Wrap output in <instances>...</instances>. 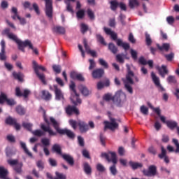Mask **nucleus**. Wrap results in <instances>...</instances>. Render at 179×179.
I'll return each mask as SVG.
<instances>
[{
    "label": "nucleus",
    "mask_w": 179,
    "mask_h": 179,
    "mask_svg": "<svg viewBox=\"0 0 179 179\" xmlns=\"http://www.w3.org/2000/svg\"><path fill=\"white\" fill-rule=\"evenodd\" d=\"M157 69H158L159 75H161L162 78H164V75L167 73V67H166L164 65H162V67H157Z\"/></svg>",
    "instance_id": "nucleus-31"
},
{
    "label": "nucleus",
    "mask_w": 179,
    "mask_h": 179,
    "mask_svg": "<svg viewBox=\"0 0 179 179\" xmlns=\"http://www.w3.org/2000/svg\"><path fill=\"white\" fill-rule=\"evenodd\" d=\"M5 101H6L8 106H15V104H16V101L15 100L13 99H8L6 94L3 92H1L0 95V104H3V103H5Z\"/></svg>",
    "instance_id": "nucleus-15"
},
{
    "label": "nucleus",
    "mask_w": 179,
    "mask_h": 179,
    "mask_svg": "<svg viewBox=\"0 0 179 179\" xmlns=\"http://www.w3.org/2000/svg\"><path fill=\"white\" fill-rule=\"evenodd\" d=\"M129 166L133 169V170H136V169H139L142 167V164L138 163V162H134L132 161H130L129 162Z\"/></svg>",
    "instance_id": "nucleus-34"
},
{
    "label": "nucleus",
    "mask_w": 179,
    "mask_h": 179,
    "mask_svg": "<svg viewBox=\"0 0 179 179\" xmlns=\"http://www.w3.org/2000/svg\"><path fill=\"white\" fill-rule=\"evenodd\" d=\"M116 59L117 62H120V64H124V55H117L116 56Z\"/></svg>",
    "instance_id": "nucleus-59"
},
{
    "label": "nucleus",
    "mask_w": 179,
    "mask_h": 179,
    "mask_svg": "<svg viewBox=\"0 0 179 179\" xmlns=\"http://www.w3.org/2000/svg\"><path fill=\"white\" fill-rule=\"evenodd\" d=\"M166 125L170 129H174L178 127V123L174 120H166Z\"/></svg>",
    "instance_id": "nucleus-30"
},
{
    "label": "nucleus",
    "mask_w": 179,
    "mask_h": 179,
    "mask_svg": "<svg viewBox=\"0 0 179 179\" xmlns=\"http://www.w3.org/2000/svg\"><path fill=\"white\" fill-rule=\"evenodd\" d=\"M9 174L8 169H5L3 166H0V178L1 179H9L6 176Z\"/></svg>",
    "instance_id": "nucleus-25"
},
{
    "label": "nucleus",
    "mask_w": 179,
    "mask_h": 179,
    "mask_svg": "<svg viewBox=\"0 0 179 179\" xmlns=\"http://www.w3.org/2000/svg\"><path fill=\"white\" fill-rule=\"evenodd\" d=\"M167 82L168 83H176L177 80H176V77L174 76H169L167 78Z\"/></svg>",
    "instance_id": "nucleus-49"
},
{
    "label": "nucleus",
    "mask_w": 179,
    "mask_h": 179,
    "mask_svg": "<svg viewBox=\"0 0 179 179\" xmlns=\"http://www.w3.org/2000/svg\"><path fill=\"white\" fill-rule=\"evenodd\" d=\"M79 90H80V92H81L82 94H83V96L89 95V90H87V88H86V87H85L83 85H80Z\"/></svg>",
    "instance_id": "nucleus-39"
},
{
    "label": "nucleus",
    "mask_w": 179,
    "mask_h": 179,
    "mask_svg": "<svg viewBox=\"0 0 179 179\" xmlns=\"http://www.w3.org/2000/svg\"><path fill=\"white\" fill-rule=\"evenodd\" d=\"M96 38H97L98 41H99V43H101V44H103V45H107V43L104 41V38H103V36H101V35L97 34Z\"/></svg>",
    "instance_id": "nucleus-46"
},
{
    "label": "nucleus",
    "mask_w": 179,
    "mask_h": 179,
    "mask_svg": "<svg viewBox=\"0 0 179 179\" xmlns=\"http://www.w3.org/2000/svg\"><path fill=\"white\" fill-rule=\"evenodd\" d=\"M20 146H21L22 149H23L24 153H26V155L29 156V157H33V155L31 154V152H30V151H29V149H27L26 143L20 141Z\"/></svg>",
    "instance_id": "nucleus-29"
},
{
    "label": "nucleus",
    "mask_w": 179,
    "mask_h": 179,
    "mask_svg": "<svg viewBox=\"0 0 179 179\" xmlns=\"http://www.w3.org/2000/svg\"><path fill=\"white\" fill-rule=\"evenodd\" d=\"M71 1H72V2H75V0H66L65 3L66 4V9L68 12L73 13V10L72 9V6H71Z\"/></svg>",
    "instance_id": "nucleus-38"
},
{
    "label": "nucleus",
    "mask_w": 179,
    "mask_h": 179,
    "mask_svg": "<svg viewBox=\"0 0 179 179\" xmlns=\"http://www.w3.org/2000/svg\"><path fill=\"white\" fill-rule=\"evenodd\" d=\"M145 41L147 45H150L152 44V38H150V35L148 33H145Z\"/></svg>",
    "instance_id": "nucleus-54"
},
{
    "label": "nucleus",
    "mask_w": 179,
    "mask_h": 179,
    "mask_svg": "<svg viewBox=\"0 0 179 179\" xmlns=\"http://www.w3.org/2000/svg\"><path fill=\"white\" fill-rule=\"evenodd\" d=\"M157 47L159 51H166V52L170 50V43H163L162 46L160 45L157 44Z\"/></svg>",
    "instance_id": "nucleus-27"
},
{
    "label": "nucleus",
    "mask_w": 179,
    "mask_h": 179,
    "mask_svg": "<svg viewBox=\"0 0 179 179\" xmlns=\"http://www.w3.org/2000/svg\"><path fill=\"white\" fill-rule=\"evenodd\" d=\"M87 14L88 17L91 20H94V12H93V10H92V9L88 8L87 10Z\"/></svg>",
    "instance_id": "nucleus-41"
},
{
    "label": "nucleus",
    "mask_w": 179,
    "mask_h": 179,
    "mask_svg": "<svg viewBox=\"0 0 179 179\" xmlns=\"http://www.w3.org/2000/svg\"><path fill=\"white\" fill-rule=\"evenodd\" d=\"M134 78V73L131 71H128V74L126 76V79L123 80L124 83V87L129 93L132 94L134 92L132 90V85H134V80L132 78Z\"/></svg>",
    "instance_id": "nucleus-8"
},
{
    "label": "nucleus",
    "mask_w": 179,
    "mask_h": 179,
    "mask_svg": "<svg viewBox=\"0 0 179 179\" xmlns=\"http://www.w3.org/2000/svg\"><path fill=\"white\" fill-rule=\"evenodd\" d=\"M69 87L70 90H72L73 92L70 97L71 103H73L74 106H78V104H80L82 103V100L79 99V94L76 93V90L75 89V87H76V85H75V83H73V81L71 82Z\"/></svg>",
    "instance_id": "nucleus-7"
},
{
    "label": "nucleus",
    "mask_w": 179,
    "mask_h": 179,
    "mask_svg": "<svg viewBox=\"0 0 179 179\" xmlns=\"http://www.w3.org/2000/svg\"><path fill=\"white\" fill-rule=\"evenodd\" d=\"M13 76H14L15 79H17L20 82H22L23 80V74L22 73H13Z\"/></svg>",
    "instance_id": "nucleus-40"
},
{
    "label": "nucleus",
    "mask_w": 179,
    "mask_h": 179,
    "mask_svg": "<svg viewBox=\"0 0 179 179\" xmlns=\"http://www.w3.org/2000/svg\"><path fill=\"white\" fill-rule=\"evenodd\" d=\"M175 19L174 17L173 16H169L166 17V22L168 23V24H170L171 26H173V24H174V22H175Z\"/></svg>",
    "instance_id": "nucleus-47"
},
{
    "label": "nucleus",
    "mask_w": 179,
    "mask_h": 179,
    "mask_svg": "<svg viewBox=\"0 0 179 179\" xmlns=\"http://www.w3.org/2000/svg\"><path fill=\"white\" fill-rule=\"evenodd\" d=\"M78 125H79L80 132H87V131H89V125L85 123V122L79 121Z\"/></svg>",
    "instance_id": "nucleus-24"
},
{
    "label": "nucleus",
    "mask_w": 179,
    "mask_h": 179,
    "mask_svg": "<svg viewBox=\"0 0 179 179\" xmlns=\"http://www.w3.org/2000/svg\"><path fill=\"white\" fill-rule=\"evenodd\" d=\"M36 166L39 170H43L44 169V162L41 160L36 162Z\"/></svg>",
    "instance_id": "nucleus-61"
},
{
    "label": "nucleus",
    "mask_w": 179,
    "mask_h": 179,
    "mask_svg": "<svg viewBox=\"0 0 179 179\" xmlns=\"http://www.w3.org/2000/svg\"><path fill=\"white\" fill-rule=\"evenodd\" d=\"M31 132L35 136H43L44 135V132L41 130H35Z\"/></svg>",
    "instance_id": "nucleus-53"
},
{
    "label": "nucleus",
    "mask_w": 179,
    "mask_h": 179,
    "mask_svg": "<svg viewBox=\"0 0 179 179\" xmlns=\"http://www.w3.org/2000/svg\"><path fill=\"white\" fill-rule=\"evenodd\" d=\"M155 110V113H156V114H157L158 117H159L162 122H164V124H167V120H166V117L162 115V110H160L159 108H157Z\"/></svg>",
    "instance_id": "nucleus-28"
},
{
    "label": "nucleus",
    "mask_w": 179,
    "mask_h": 179,
    "mask_svg": "<svg viewBox=\"0 0 179 179\" xmlns=\"http://www.w3.org/2000/svg\"><path fill=\"white\" fill-rule=\"evenodd\" d=\"M140 110L141 113H142V114H143L144 115H148V114H149V109L145 106H141L140 108Z\"/></svg>",
    "instance_id": "nucleus-42"
},
{
    "label": "nucleus",
    "mask_w": 179,
    "mask_h": 179,
    "mask_svg": "<svg viewBox=\"0 0 179 179\" xmlns=\"http://www.w3.org/2000/svg\"><path fill=\"white\" fill-rule=\"evenodd\" d=\"M108 115L110 122H104L105 129H107V128L110 129V131H115V129H118V124L117 123V120L111 117V113L108 112Z\"/></svg>",
    "instance_id": "nucleus-10"
},
{
    "label": "nucleus",
    "mask_w": 179,
    "mask_h": 179,
    "mask_svg": "<svg viewBox=\"0 0 179 179\" xmlns=\"http://www.w3.org/2000/svg\"><path fill=\"white\" fill-rule=\"evenodd\" d=\"M45 12L48 17H52V0H45Z\"/></svg>",
    "instance_id": "nucleus-14"
},
{
    "label": "nucleus",
    "mask_w": 179,
    "mask_h": 179,
    "mask_svg": "<svg viewBox=\"0 0 179 179\" xmlns=\"http://www.w3.org/2000/svg\"><path fill=\"white\" fill-rule=\"evenodd\" d=\"M8 37L10 40L16 42L18 45L19 50H21V51H24V47H29V48L32 50L33 52H34L36 55H38V50H37V48L33 47V44H31V42L30 41L26 40L23 42L19 40V38H17V36L12 33L8 34Z\"/></svg>",
    "instance_id": "nucleus-1"
},
{
    "label": "nucleus",
    "mask_w": 179,
    "mask_h": 179,
    "mask_svg": "<svg viewBox=\"0 0 179 179\" xmlns=\"http://www.w3.org/2000/svg\"><path fill=\"white\" fill-rule=\"evenodd\" d=\"M110 86V80H106L104 81H100L97 83V89L99 90H101V89H103V87H108Z\"/></svg>",
    "instance_id": "nucleus-26"
},
{
    "label": "nucleus",
    "mask_w": 179,
    "mask_h": 179,
    "mask_svg": "<svg viewBox=\"0 0 179 179\" xmlns=\"http://www.w3.org/2000/svg\"><path fill=\"white\" fill-rule=\"evenodd\" d=\"M33 66H34V71L36 73V74L37 75L38 78H39L40 80H41V82L45 85V76H44L43 73H40V72L38 71L39 69H41V71H45V67L41 66V65H38L37 64V62L36 61L33 62Z\"/></svg>",
    "instance_id": "nucleus-11"
},
{
    "label": "nucleus",
    "mask_w": 179,
    "mask_h": 179,
    "mask_svg": "<svg viewBox=\"0 0 179 179\" xmlns=\"http://www.w3.org/2000/svg\"><path fill=\"white\" fill-rule=\"evenodd\" d=\"M83 170L86 174H92V166H90L87 162L84 163Z\"/></svg>",
    "instance_id": "nucleus-32"
},
{
    "label": "nucleus",
    "mask_w": 179,
    "mask_h": 179,
    "mask_svg": "<svg viewBox=\"0 0 179 179\" xmlns=\"http://www.w3.org/2000/svg\"><path fill=\"white\" fill-rule=\"evenodd\" d=\"M101 157H104L108 162L113 164V165L109 168V170L113 176H117V171L115 166V164H117V154L114 152H109L108 153L102 152Z\"/></svg>",
    "instance_id": "nucleus-2"
},
{
    "label": "nucleus",
    "mask_w": 179,
    "mask_h": 179,
    "mask_svg": "<svg viewBox=\"0 0 179 179\" xmlns=\"http://www.w3.org/2000/svg\"><path fill=\"white\" fill-rule=\"evenodd\" d=\"M141 3L143 5V9L145 13H148V8L146 7V4L149 3V0H142Z\"/></svg>",
    "instance_id": "nucleus-52"
},
{
    "label": "nucleus",
    "mask_w": 179,
    "mask_h": 179,
    "mask_svg": "<svg viewBox=\"0 0 179 179\" xmlns=\"http://www.w3.org/2000/svg\"><path fill=\"white\" fill-rule=\"evenodd\" d=\"M41 143L43 145L45 146V148H46V146H50V139H48L47 138H42Z\"/></svg>",
    "instance_id": "nucleus-50"
},
{
    "label": "nucleus",
    "mask_w": 179,
    "mask_h": 179,
    "mask_svg": "<svg viewBox=\"0 0 179 179\" xmlns=\"http://www.w3.org/2000/svg\"><path fill=\"white\" fill-rule=\"evenodd\" d=\"M52 68L56 73H61V66L54 65Z\"/></svg>",
    "instance_id": "nucleus-63"
},
{
    "label": "nucleus",
    "mask_w": 179,
    "mask_h": 179,
    "mask_svg": "<svg viewBox=\"0 0 179 179\" xmlns=\"http://www.w3.org/2000/svg\"><path fill=\"white\" fill-rule=\"evenodd\" d=\"M104 75V70L102 69H98L92 72V76L94 79H99Z\"/></svg>",
    "instance_id": "nucleus-22"
},
{
    "label": "nucleus",
    "mask_w": 179,
    "mask_h": 179,
    "mask_svg": "<svg viewBox=\"0 0 179 179\" xmlns=\"http://www.w3.org/2000/svg\"><path fill=\"white\" fill-rule=\"evenodd\" d=\"M40 111L43 112L44 121L45 122H46V124H48V126H45V124H41V129H43V131H44L45 132H48L50 136H54L57 135V133L54 132V131L51 129V127H50V122H48V120H47V117H45V110H44L43 108H41Z\"/></svg>",
    "instance_id": "nucleus-9"
},
{
    "label": "nucleus",
    "mask_w": 179,
    "mask_h": 179,
    "mask_svg": "<svg viewBox=\"0 0 179 179\" xmlns=\"http://www.w3.org/2000/svg\"><path fill=\"white\" fill-rule=\"evenodd\" d=\"M16 111L18 114H20V115H23V114H24V113H26V110H24V108H23V107L19 106L16 108Z\"/></svg>",
    "instance_id": "nucleus-45"
},
{
    "label": "nucleus",
    "mask_w": 179,
    "mask_h": 179,
    "mask_svg": "<svg viewBox=\"0 0 179 179\" xmlns=\"http://www.w3.org/2000/svg\"><path fill=\"white\" fill-rule=\"evenodd\" d=\"M78 19H83L85 16V10H80L76 13Z\"/></svg>",
    "instance_id": "nucleus-56"
},
{
    "label": "nucleus",
    "mask_w": 179,
    "mask_h": 179,
    "mask_svg": "<svg viewBox=\"0 0 179 179\" xmlns=\"http://www.w3.org/2000/svg\"><path fill=\"white\" fill-rule=\"evenodd\" d=\"M99 62L101 66H103L104 68H108V64H107V62H106V60L103 59H99Z\"/></svg>",
    "instance_id": "nucleus-57"
},
{
    "label": "nucleus",
    "mask_w": 179,
    "mask_h": 179,
    "mask_svg": "<svg viewBox=\"0 0 179 179\" xmlns=\"http://www.w3.org/2000/svg\"><path fill=\"white\" fill-rule=\"evenodd\" d=\"M69 124L74 129H76V127L78 125V122L73 120H69Z\"/></svg>",
    "instance_id": "nucleus-64"
},
{
    "label": "nucleus",
    "mask_w": 179,
    "mask_h": 179,
    "mask_svg": "<svg viewBox=\"0 0 179 179\" xmlns=\"http://www.w3.org/2000/svg\"><path fill=\"white\" fill-rule=\"evenodd\" d=\"M52 152H55V153H57V155H61V156L63 157V159L64 160H66V162H67V163H69V164H70L71 166H73V157H72V156H71L70 155L68 154H63L61 152V146H59V145L58 144H55L52 146Z\"/></svg>",
    "instance_id": "nucleus-6"
},
{
    "label": "nucleus",
    "mask_w": 179,
    "mask_h": 179,
    "mask_svg": "<svg viewBox=\"0 0 179 179\" xmlns=\"http://www.w3.org/2000/svg\"><path fill=\"white\" fill-rule=\"evenodd\" d=\"M173 142L174 145L176 146V150H175V152L179 153V143H178V140L173 138Z\"/></svg>",
    "instance_id": "nucleus-62"
},
{
    "label": "nucleus",
    "mask_w": 179,
    "mask_h": 179,
    "mask_svg": "<svg viewBox=\"0 0 179 179\" xmlns=\"http://www.w3.org/2000/svg\"><path fill=\"white\" fill-rule=\"evenodd\" d=\"M87 29H89V27H87V25H86V24L82 23V24H80V31H81V33H83V34L86 33V31H87Z\"/></svg>",
    "instance_id": "nucleus-55"
},
{
    "label": "nucleus",
    "mask_w": 179,
    "mask_h": 179,
    "mask_svg": "<svg viewBox=\"0 0 179 179\" xmlns=\"http://www.w3.org/2000/svg\"><path fill=\"white\" fill-rule=\"evenodd\" d=\"M108 49L111 52H113V54H117V52H118V48H116L115 45L113 43H109Z\"/></svg>",
    "instance_id": "nucleus-37"
},
{
    "label": "nucleus",
    "mask_w": 179,
    "mask_h": 179,
    "mask_svg": "<svg viewBox=\"0 0 179 179\" xmlns=\"http://www.w3.org/2000/svg\"><path fill=\"white\" fill-rule=\"evenodd\" d=\"M111 99L114 102L116 101L117 103H121V101H124V100L127 99V95H125V93L122 91H119L116 92L113 97L111 96V94H106L103 96V100H105V101H109Z\"/></svg>",
    "instance_id": "nucleus-5"
},
{
    "label": "nucleus",
    "mask_w": 179,
    "mask_h": 179,
    "mask_svg": "<svg viewBox=\"0 0 179 179\" xmlns=\"http://www.w3.org/2000/svg\"><path fill=\"white\" fill-rule=\"evenodd\" d=\"M15 94H16V96H17V97H20V96H23L24 97L26 98V97H27V96H29V94H30V90H24V93H22V92H20V88L17 87L15 89Z\"/></svg>",
    "instance_id": "nucleus-21"
},
{
    "label": "nucleus",
    "mask_w": 179,
    "mask_h": 179,
    "mask_svg": "<svg viewBox=\"0 0 179 179\" xmlns=\"http://www.w3.org/2000/svg\"><path fill=\"white\" fill-rule=\"evenodd\" d=\"M55 174L57 178L55 179H66V176H65L64 173L56 171Z\"/></svg>",
    "instance_id": "nucleus-48"
},
{
    "label": "nucleus",
    "mask_w": 179,
    "mask_h": 179,
    "mask_svg": "<svg viewBox=\"0 0 179 179\" xmlns=\"http://www.w3.org/2000/svg\"><path fill=\"white\" fill-rule=\"evenodd\" d=\"M12 12H13V13H14V15L12 16V18L14 20H16V17H17V16H19L17 15V8H16L15 7H13L12 8Z\"/></svg>",
    "instance_id": "nucleus-60"
},
{
    "label": "nucleus",
    "mask_w": 179,
    "mask_h": 179,
    "mask_svg": "<svg viewBox=\"0 0 179 179\" xmlns=\"http://www.w3.org/2000/svg\"><path fill=\"white\" fill-rule=\"evenodd\" d=\"M0 44L1 47V52H0V59L1 61H5V59H6V55H5V47H6L5 41L1 40Z\"/></svg>",
    "instance_id": "nucleus-20"
},
{
    "label": "nucleus",
    "mask_w": 179,
    "mask_h": 179,
    "mask_svg": "<svg viewBox=\"0 0 179 179\" xmlns=\"http://www.w3.org/2000/svg\"><path fill=\"white\" fill-rule=\"evenodd\" d=\"M42 99L44 100H50L51 99V94L48 92V91L43 90L42 91Z\"/></svg>",
    "instance_id": "nucleus-36"
},
{
    "label": "nucleus",
    "mask_w": 179,
    "mask_h": 179,
    "mask_svg": "<svg viewBox=\"0 0 179 179\" xmlns=\"http://www.w3.org/2000/svg\"><path fill=\"white\" fill-rule=\"evenodd\" d=\"M157 172V168L155 165H151L148 167V169L143 170V173L145 177H155Z\"/></svg>",
    "instance_id": "nucleus-12"
},
{
    "label": "nucleus",
    "mask_w": 179,
    "mask_h": 179,
    "mask_svg": "<svg viewBox=\"0 0 179 179\" xmlns=\"http://www.w3.org/2000/svg\"><path fill=\"white\" fill-rule=\"evenodd\" d=\"M83 44H84V47L85 48L86 52L92 55V57H96V51L90 50V48L87 45V41H86V39H84Z\"/></svg>",
    "instance_id": "nucleus-23"
},
{
    "label": "nucleus",
    "mask_w": 179,
    "mask_h": 179,
    "mask_svg": "<svg viewBox=\"0 0 179 179\" xmlns=\"http://www.w3.org/2000/svg\"><path fill=\"white\" fill-rule=\"evenodd\" d=\"M50 120L52 127L56 129L58 134H60V135H67V136L71 138V139H73V138H75V134L73 133L72 131L68 129H59V122L55 120L54 117H50Z\"/></svg>",
    "instance_id": "nucleus-3"
},
{
    "label": "nucleus",
    "mask_w": 179,
    "mask_h": 179,
    "mask_svg": "<svg viewBox=\"0 0 179 179\" xmlns=\"http://www.w3.org/2000/svg\"><path fill=\"white\" fill-rule=\"evenodd\" d=\"M6 123L9 125H13L14 124H16V120L12 117H8L6 120Z\"/></svg>",
    "instance_id": "nucleus-51"
},
{
    "label": "nucleus",
    "mask_w": 179,
    "mask_h": 179,
    "mask_svg": "<svg viewBox=\"0 0 179 179\" xmlns=\"http://www.w3.org/2000/svg\"><path fill=\"white\" fill-rule=\"evenodd\" d=\"M129 6L131 9H134V8L139 6V1L138 0H129Z\"/></svg>",
    "instance_id": "nucleus-35"
},
{
    "label": "nucleus",
    "mask_w": 179,
    "mask_h": 179,
    "mask_svg": "<svg viewBox=\"0 0 179 179\" xmlns=\"http://www.w3.org/2000/svg\"><path fill=\"white\" fill-rule=\"evenodd\" d=\"M7 162L8 163V164H10V166H15L14 170L17 173L22 172V166H23V164L22 163H19V161L17 159H8Z\"/></svg>",
    "instance_id": "nucleus-13"
},
{
    "label": "nucleus",
    "mask_w": 179,
    "mask_h": 179,
    "mask_svg": "<svg viewBox=\"0 0 179 179\" xmlns=\"http://www.w3.org/2000/svg\"><path fill=\"white\" fill-rule=\"evenodd\" d=\"M151 77L153 83H155V86L158 87L159 90L160 92H164V88L162 86V85H160V79L159 77H157L154 72L151 73Z\"/></svg>",
    "instance_id": "nucleus-16"
},
{
    "label": "nucleus",
    "mask_w": 179,
    "mask_h": 179,
    "mask_svg": "<svg viewBox=\"0 0 179 179\" xmlns=\"http://www.w3.org/2000/svg\"><path fill=\"white\" fill-rule=\"evenodd\" d=\"M96 170L99 171V173H104V171H106V167H104L101 164H97Z\"/></svg>",
    "instance_id": "nucleus-44"
},
{
    "label": "nucleus",
    "mask_w": 179,
    "mask_h": 179,
    "mask_svg": "<svg viewBox=\"0 0 179 179\" xmlns=\"http://www.w3.org/2000/svg\"><path fill=\"white\" fill-rule=\"evenodd\" d=\"M56 100H64V94L61 90L58 89V86L54 85Z\"/></svg>",
    "instance_id": "nucleus-18"
},
{
    "label": "nucleus",
    "mask_w": 179,
    "mask_h": 179,
    "mask_svg": "<svg viewBox=\"0 0 179 179\" xmlns=\"http://www.w3.org/2000/svg\"><path fill=\"white\" fill-rule=\"evenodd\" d=\"M110 3L112 10H115V9H117L118 6L120 5V3H118V2H117L116 1H111Z\"/></svg>",
    "instance_id": "nucleus-43"
},
{
    "label": "nucleus",
    "mask_w": 179,
    "mask_h": 179,
    "mask_svg": "<svg viewBox=\"0 0 179 179\" xmlns=\"http://www.w3.org/2000/svg\"><path fill=\"white\" fill-rule=\"evenodd\" d=\"M66 113L68 115H72V114H76V115H79V109L76 106H68L66 108Z\"/></svg>",
    "instance_id": "nucleus-17"
},
{
    "label": "nucleus",
    "mask_w": 179,
    "mask_h": 179,
    "mask_svg": "<svg viewBox=\"0 0 179 179\" xmlns=\"http://www.w3.org/2000/svg\"><path fill=\"white\" fill-rule=\"evenodd\" d=\"M103 30L106 34L110 36L111 38L116 41L117 45H118L119 47H122V48H124V50H125L126 51L127 50H129V43L122 41V39H117V34H115V32L111 31L110 28L106 27H104Z\"/></svg>",
    "instance_id": "nucleus-4"
},
{
    "label": "nucleus",
    "mask_w": 179,
    "mask_h": 179,
    "mask_svg": "<svg viewBox=\"0 0 179 179\" xmlns=\"http://www.w3.org/2000/svg\"><path fill=\"white\" fill-rule=\"evenodd\" d=\"M162 153L159 155V159H164L165 163H170V159H169V157H167L166 153L167 151H166V149H164V147H161Z\"/></svg>",
    "instance_id": "nucleus-19"
},
{
    "label": "nucleus",
    "mask_w": 179,
    "mask_h": 179,
    "mask_svg": "<svg viewBox=\"0 0 179 179\" xmlns=\"http://www.w3.org/2000/svg\"><path fill=\"white\" fill-rule=\"evenodd\" d=\"M53 31L55 33H59V34H65V28L59 26L53 27Z\"/></svg>",
    "instance_id": "nucleus-33"
},
{
    "label": "nucleus",
    "mask_w": 179,
    "mask_h": 179,
    "mask_svg": "<svg viewBox=\"0 0 179 179\" xmlns=\"http://www.w3.org/2000/svg\"><path fill=\"white\" fill-rule=\"evenodd\" d=\"M22 127H24V128H26V129H27L28 131H31V127H33V124L27 122H23Z\"/></svg>",
    "instance_id": "nucleus-58"
}]
</instances>
